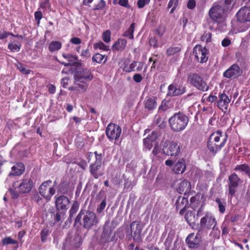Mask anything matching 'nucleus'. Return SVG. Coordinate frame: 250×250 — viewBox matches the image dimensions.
Returning <instances> with one entry per match:
<instances>
[{"label":"nucleus","mask_w":250,"mask_h":250,"mask_svg":"<svg viewBox=\"0 0 250 250\" xmlns=\"http://www.w3.org/2000/svg\"><path fill=\"white\" fill-rule=\"evenodd\" d=\"M150 0H138L137 3L138 7L139 8H143L146 4L150 2Z\"/></svg>","instance_id":"59"},{"label":"nucleus","mask_w":250,"mask_h":250,"mask_svg":"<svg viewBox=\"0 0 250 250\" xmlns=\"http://www.w3.org/2000/svg\"><path fill=\"white\" fill-rule=\"evenodd\" d=\"M62 56L64 59L68 60V61L72 62V63H73L74 61H77L78 60V58L77 56L73 55L71 54L63 53Z\"/></svg>","instance_id":"51"},{"label":"nucleus","mask_w":250,"mask_h":250,"mask_svg":"<svg viewBox=\"0 0 250 250\" xmlns=\"http://www.w3.org/2000/svg\"><path fill=\"white\" fill-rule=\"evenodd\" d=\"M237 21L240 22L250 21V7H241L236 15Z\"/></svg>","instance_id":"17"},{"label":"nucleus","mask_w":250,"mask_h":250,"mask_svg":"<svg viewBox=\"0 0 250 250\" xmlns=\"http://www.w3.org/2000/svg\"><path fill=\"white\" fill-rule=\"evenodd\" d=\"M73 246L75 248L79 249L82 246L83 240V238L81 236H79V235L75 236Z\"/></svg>","instance_id":"49"},{"label":"nucleus","mask_w":250,"mask_h":250,"mask_svg":"<svg viewBox=\"0 0 250 250\" xmlns=\"http://www.w3.org/2000/svg\"><path fill=\"white\" fill-rule=\"evenodd\" d=\"M20 184L18 187L19 192L21 193H28L31 190L34 186L33 180L30 177H24L20 181Z\"/></svg>","instance_id":"14"},{"label":"nucleus","mask_w":250,"mask_h":250,"mask_svg":"<svg viewBox=\"0 0 250 250\" xmlns=\"http://www.w3.org/2000/svg\"><path fill=\"white\" fill-rule=\"evenodd\" d=\"M187 82L201 92H206L209 89V86L204 79L196 73H190L188 76Z\"/></svg>","instance_id":"4"},{"label":"nucleus","mask_w":250,"mask_h":250,"mask_svg":"<svg viewBox=\"0 0 250 250\" xmlns=\"http://www.w3.org/2000/svg\"><path fill=\"white\" fill-rule=\"evenodd\" d=\"M242 181L235 173L231 174L228 177V185L226 186L228 191V197L231 199L238 191Z\"/></svg>","instance_id":"6"},{"label":"nucleus","mask_w":250,"mask_h":250,"mask_svg":"<svg viewBox=\"0 0 250 250\" xmlns=\"http://www.w3.org/2000/svg\"><path fill=\"white\" fill-rule=\"evenodd\" d=\"M25 166L22 162L14 163L11 167V171L9 173V176H19L25 171Z\"/></svg>","instance_id":"21"},{"label":"nucleus","mask_w":250,"mask_h":250,"mask_svg":"<svg viewBox=\"0 0 250 250\" xmlns=\"http://www.w3.org/2000/svg\"><path fill=\"white\" fill-rule=\"evenodd\" d=\"M9 35H11L9 32L5 30L3 31L0 30V40L7 38L9 36Z\"/></svg>","instance_id":"64"},{"label":"nucleus","mask_w":250,"mask_h":250,"mask_svg":"<svg viewBox=\"0 0 250 250\" xmlns=\"http://www.w3.org/2000/svg\"><path fill=\"white\" fill-rule=\"evenodd\" d=\"M216 224L215 217L210 212H207L201 218L200 223L197 224L196 229L199 232H202L205 229H214Z\"/></svg>","instance_id":"5"},{"label":"nucleus","mask_w":250,"mask_h":250,"mask_svg":"<svg viewBox=\"0 0 250 250\" xmlns=\"http://www.w3.org/2000/svg\"><path fill=\"white\" fill-rule=\"evenodd\" d=\"M51 230L48 226L42 229L40 232L41 239L42 243H45L46 242L47 237L51 233Z\"/></svg>","instance_id":"35"},{"label":"nucleus","mask_w":250,"mask_h":250,"mask_svg":"<svg viewBox=\"0 0 250 250\" xmlns=\"http://www.w3.org/2000/svg\"><path fill=\"white\" fill-rule=\"evenodd\" d=\"M1 242L3 245L13 244V246L12 248V250H17L19 248L18 242L13 239L11 237H4L2 239Z\"/></svg>","instance_id":"31"},{"label":"nucleus","mask_w":250,"mask_h":250,"mask_svg":"<svg viewBox=\"0 0 250 250\" xmlns=\"http://www.w3.org/2000/svg\"><path fill=\"white\" fill-rule=\"evenodd\" d=\"M149 44L150 46L154 48H157L158 46V40L156 37H151L149 39Z\"/></svg>","instance_id":"58"},{"label":"nucleus","mask_w":250,"mask_h":250,"mask_svg":"<svg viewBox=\"0 0 250 250\" xmlns=\"http://www.w3.org/2000/svg\"><path fill=\"white\" fill-rule=\"evenodd\" d=\"M181 50V48L178 46H171L167 49L166 54L168 56H171L179 52Z\"/></svg>","instance_id":"41"},{"label":"nucleus","mask_w":250,"mask_h":250,"mask_svg":"<svg viewBox=\"0 0 250 250\" xmlns=\"http://www.w3.org/2000/svg\"><path fill=\"white\" fill-rule=\"evenodd\" d=\"M121 127L115 124H109L106 128V135L110 141L118 140L121 134Z\"/></svg>","instance_id":"12"},{"label":"nucleus","mask_w":250,"mask_h":250,"mask_svg":"<svg viewBox=\"0 0 250 250\" xmlns=\"http://www.w3.org/2000/svg\"><path fill=\"white\" fill-rule=\"evenodd\" d=\"M99 220L96 214L90 210L81 209L77 215L74 225L79 224L83 229L89 230L96 228Z\"/></svg>","instance_id":"2"},{"label":"nucleus","mask_w":250,"mask_h":250,"mask_svg":"<svg viewBox=\"0 0 250 250\" xmlns=\"http://www.w3.org/2000/svg\"><path fill=\"white\" fill-rule=\"evenodd\" d=\"M170 102L168 101H166L164 100L161 105L159 107V110H162L163 111H165L167 110V109L169 108L168 107V104H169Z\"/></svg>","instance_id":"56"},{"label":"nucleus","mask_w":250,"mask_h":250,"mask_svg":"<svg viewBox=\"0 0 250 250\" xmlns=\"http://www.w3.org/2000/svg\"><path fill=\"white\" fill-rule=\"evenodd\" d=\"M135 26L136 24L135 22L131 23L129 27L124 32L123 34V36L126 37L129 40H134L133 33L134 32Z\"/></svg>","instance_id":"32"},{"label":"nucleus","mask_w":250,"mask_h":250,"mask_svg":"<svg viewBox=\"0 0 250 250\" xmlns=\"http://www.w3.org/2000/svg\"><path fill=\"white\" fill-rule=\"evenodd\" d=\"M136 62H134L129 66L127 65L125 63V65L124 66H121V68H122L123 70L125 72L129 73L132 71H135V68L137 64Z\"/></svg>","instance_id":"42"},{"label":"nucleus","mask_w":250,"mask_h":250,"mask_svg":"<svg viewBox=\"0 0 250 250\" xmlns=\"http://www.w3.org/2000/svg\"><path fill=\"white\" fill-rule=\"evenodd\" d=\"M69 187V184L67 182L62 181L59 185L58 191L62 194H66L68 193Z\"/></svg>","instance_id":"37"},{"label":"nucleus","mask_w":250,"mask_h":250,"mask_svg":"<svg viewBox=\"0 0 250 250\" xmlns=\"http://www.w3.org/2000/svg\"><path fill=\"white\" fill-rule=\"evenodd\" d=\"M105 58V55H103L100 53H97L92 57V61L98 63H101Z\"/></svg>","instance_id":"50"},{"label":"nucleus","mask_w":250,"mask_h":250,"mask_svg":"<svg viewBox=\"0 0 250 250\" xmlns=\"http://www.w3.org/2000/svg\"><path fill=\"white\" fill-rule=\"evenodd\" d=\"M186 169L185 161L182 159L178 161L173 167V171L177 174H182Z\"/></svg>","instance_id":"30"},{"label":"nucleus","mask_w":250,"mask_h":250,"mask_svg":"<svg viewBox=\"0 0 250 250\" xmlns=\"http://www.w3.org/2000/svg\"><path fill=\"white\" fill-rule=\"evenodd\" d=\"M196 5L195 0H188L187 3V7L189 9L192 10L196 7Z\"/></svg>","instance_id":"61"},{"label":"nucleus","mask_w":250,"mask_h":250,"mask_svg":"<svg viewBox=\"0 0 250 250\" xmlns=\"http://www.w3.org/2000/svg\"><path fill=\"white\" fill-rule=\"evenodd\" d=\"M201 194L199 193H197L195 195L192 196L190 199V207L195 210L201 205Z\"/></svg>","instance_id":"28"},{"label":"nucleus","mask_w":250,"mask_h":250,"mask_svg":"<svg viewBox=\"0 0 250 250\" xmlns=\"http://www.w3.org/2000/svg\"><path fill=\"white\" fill-rule=\"evenodd\" d=\"M181 146L176 141L166 142L162 150L164 154L172 156H177L180 152Z\"/></svg>","instance_id":"8"},{"label":"nucleus","mask_w":250,"mask_h":250,"mask_svg":"<svg viewBox=\"0 0 250 250\" xmlns=\"http://www.w3.org/2000/svg\"><path fill=\"white\" fill-rule=\"evenodd\" d=\"M187 91V88L185 86L180 85L176 86V96L182 95L185 93Z\"/></svg>","instance_id":"54"},{"label":"nucleus","mask_w":250,"mask_h":250,"mask_svg":"<svg viewBox=\"0 0 250 250\" xmlns=\"http://www.w3.org/2000/svg\"><path fill=\"white\" fill-rule=\"evenodd\" d=\"M193 53L198 62L203 63L207 62L209 51L205 47L196 45L193 48Z\"/></svg>","instance_id":"11"},{"label":"nucleus","mask_w":250,"mask_h":250,"mask_svg":"<svg viewBox=\"0 0 250 250\" xmlns=\"http://www.w3.org/2000/svg\"><path fill=\"white\" fill-rule=\"evenodd\" d=\"M7 48L11 52H18L21 50V45L20 43L17 44L13 42H9L8 44Z\"/></svg>","instance_id":"39"},{"label":"nucleus","mask_w":250,"mask_h":250,"mask_svg":"<svg viewBox=\"0 0 250 250\" xmlns=\"http://www.w3.org/2000/svg\"><path fill=\"white\" fill-rule=\"evenodd\" d=\"M188 246L191 249H196L200 246V239L197 236H195L194 233L189 234L186 239Z\"/></svg>","instance_id":"24"},{"label":"nucleus","mask_w":250,"mask_h":250,"mask_svg":"<svg viewBox=\"0 0 250 250\" xmlns=\"http://www.w3.org/2000/svg\"><path fill=\"white\" fill-rule=\"evenodd\" d=\"M118 3L120 6L124 7L126 8H130V5L128 3V0H119Z\"/></svg>","instance_id":"60"},{"label":"nucleus","mask_w":250,"mask_h":250,"mask_svg":"<svg viewBox=\"0 0 250 250\" xmlns=\"http://www.w3.org/2000/svg\"><path fill=\"white\" fill-rule=\"evenodd\" d=\"M106 205L105 198L102 200L100 204L98 206L96 211L98 213H101L104 209Z\"/></svg>","instance_id":"52"},{"label":"nucleus","mask_w":250,"mask_h":250,"mask_svg":"<svg viewBox=\"0 0 250 250\" xmlns=\"http://www.w3.org/2000/svg\"><path fill=\"white\" fill-rule=\"evenodd\" d=\"M188 204V198L182 196L178 197L175 203V207L177 210H180V214L183 215L184 214Z\"/></svg>","instance_id":"22"},{"label":"nucleus","mask_w":250,"mask_h":250,"mask_svg":"<svg viewBox=\"0 0 250 250\" xmlns=\"http://www.w3.org/2000/svg\"><path fill=\"white\" fill-rule=\"evenodd\" d=\"M167 96L170 97L176 96V86L175 84L172 83L168 85Z\"/></svg>","instance_id":"38"},{"label":"nucleus","mask_w":250,"mask_h":250,"mask_svg":"<svg viewBox=\"0 0 250 250\" xmlns=\"http://www.w3.org/2000/svg\"><path fill=\"white\" fill-rule=\"evenodd\" d=\"M215 202L217 204L219 210L221 213H224L226 210V202L223 199H220L217 197L215 200Z\"/></svg>","instance_id":"36"},{"label":"nucleus","mask_w":250,"mask_h":250,"mask_svg":"<svg viewBox=\"0 0 250 250\" xmlns=\"http://www.w3.org/2000/svg\"><path fill=\"white\" fill-rule=\"evenodd\" d=\"M74 77V80L87 83L93 79V75L87 69L79 68L76 71Z\"/></svg>","instance_id":"15"},{"label":"nucleus","mask_w":250,"mask_h":250,"mask_svg":"<svg viewBox=\"0 0 250 250\" xmlns=\"http://www.w3.org/2000/svg\"><path fill=\"white\" fill-rule=\"evenodd\" d=\"M185 218L187 223L190 226L195 224L197 220V217H195V212L191 210L187 211L185 215Z\"/></svg>","instance_id":"29"},{"label":"nucleus","mask_w":250,"mask_h":250,"mask_svg":"<svg viewBox=\"0 0 250 250\" xmlns=\"http://www.w3.org/2000/svg\"><path fill=\"white\" fill-rule=\"evenodd\" d=\"M93 47L95 49H100L104 51H108L109 50L108 46L105 45L102 42L95 43Z\"/></svg>","instance_id":"48"},{"label":"nucleus","mask_w":250,"mask_h":250,"mask_svg":"<svg viewBox=\"0 0 250 250\" xmlns=\"http://www.w3.org/2000/svg\"><path fill=\"white\" fill-rule=\"evenodd\" d=\"M55 207L57 211L65 213L68 209L70 200L69 198L64 195H62L59 196H55Z\"/></svg>","instance_id":"13"},{"label":"nucleus","mask_w":250,"mask_h":250,"mask_svg":"<svg viewBox=\"0 0 250 250\" xmlns=\"http://www.w3.org/2000/svg\"><path fill=\"white\" fill-rule=\"evenodd\" d=\"M179 0H170L167 5V8H171L170 13H173L179 4Z\"/></svg>","instance_id":"44"},{"label":"nucleus","mask_w":250,"mask_h":250,"mask_svg":"<svg viewBox=\"0 0 250 250\" xmlns=\"http://www.w3.org/2000/svg\"><path fill=\"white\" fill-rule=\"evenodd\" d=\"M69 79L68 77L63 78L61 80V84L63 88H66L69 84Z\"/></svg>","instance_id":"63"},{"label":"nucleus","mask_w":250,"mask_h":250,"mask_svg":"<svg viewBox=\"0 0 250 250\" xmlns=\"http://www.w3.org/2000/svg\"><path fill=\"white\" fill-rule=\"evenodd\" d=\"M225 9L220 5H217L211 8L209 11L210 18L214 21H220L223 18Z\"/></svg>","instance_id":"16"},{"label":"nucleus","mask_w":250,"mask_h":250,"mask_svg":"<svg viewBox=\"0 0 250 250\" xmlns=\"http://www.w3.org/2000/svg\"><path fill=\"white\" fill-rule=\"evenodd\" d=\"M34 17L35 21L37 23L39 24L40 23L41 20L42 18V13L41 11L38 10L36 11L34 13Z\"/></svg>","instance_id":"57"},{"label":"nucleus","mask_w":250,"mask_h":250,"mask_svg":"<svg viewBox=\"0 0 250 250\" xmlns=\"http://www.w3.org/2000/svg\"><path fill=\"white\" fill-rule=\"evenodd\" d=\"M62 46V43L59 41H52L48 45V50L50 52H54L60 50Z\"/></svg>","instance_id":"33"},{"label":"nucleus","mask_w":250,"mask_h":250,"mask_svg":"<svg viewBox=\"0 0 250 250\" xmlns=\"http://www.w3.org/2000/svg\"><path fill=\"white\" fill-rule=\"evenodd\" d=\"M158 135V133L157 131H153L146 138H145V141L149 140L152 142H155L157 139Z\"/></svg>","instance_id":"46"},{"label":"nucleus","mask_w":250,"mask_h":250,"mask_svg":"<svg viewBox=\"0 0 250 250\" xmlns=\"http://www.w3.org/2000/svg\"><path fill=\"white\" fill-rule=\"evenodd\" d=\"M176 189L180 194L187 195L190 192L191 189L190 183L187 180H183L177 184Z\"/></svg>","instance_id":"20"},{"label":"nucleus","mask_w":250,"mask_h":250,"mask_svg":"<svg viewBox=\"0 0 250 250\" xmlns=\"http://www.w3.org/2000/svg\"><path fill=\"white\" fill-rule=\"evenodd\" d=\"M106 5V2L104 0H100L99 2L94 5V10H100L103 9Z\"/></svg>","instance_id":"53"},{"label":"nucleus","mask_w":250,"mask_h":250,"mask_svg":"<svg viewBox=\"0 0 250 250\" xmlns=\"http://www.w3.org/2000/svg\"><path fill=\"white\" fill-rule=\"evenodd\" d=\"M157 98L155 96L147 97L144 101L145 107L148 110H152L157 107Z\"/></svg>","instance_id":"25"},{"label":"nucleus","mask_w":250,"mask_h":250,"mask_svg":"<svg viewBox=\"0 0 250 250\" xmlns=\"http://www.w3.org/2000/svg\"><path fill=\"white\" fill-rule=\"evenodd\" d=\"M131 232L134 241L140 243L142 241V232L144 228L141 221H133L130 225Z\"/></svg>","instance_id":"10"},{"label":"nucleus","mask_w":250,"mask_h":250,"mask_svg":"<svg viewBox=\"0 0 250 250\" xmlns=\"http://www.w3.org/2000/svg\"><path fill=\"white\" fill-rule=\"evenodd\" d=\"M228 135L220 130L212 132L208 137L207 143V148L209 152L212 155H216L225 146Z\"/></svg>","instance_id":"1"},{"label":"nucleus","mask_w":250,"mask_h":250,"mask_svg":"<svg viewBox=\"0 0 250 250\" xmlns=\"http://www.w3.org/2000/svg\"><path fill=\"white\" fill-rule=\"evenodd\" d=\"M79 208V204L77 201H75L72 204L70 209L69 211V218L71 219L74 215L78 211Z\"/></svg>","instance_id":"40"},{"label":"nucleus","mask_w":250,"mask_h":250,"mask_svg":"<svg viewBox=\"0 0 250 250\" xmlns=\"http://www.w3.org/2000/svg\"><path fill=\"white\" fill-rule=\"evenodd\" d=\"M133 79L135 82L140 83L143 80V77L140 74L136 73L134 75Z\"/></svg>","instance_id":"62"},{"label":"nucleus","mask_w":250,"mask_h":250,"mask_svg":"<svg viewBox=\"0 0 250 250\" xmlns=\"http://www.w3.org/2000/svg\"><path fill=\"white\" fill-rule=\"evenodd\" d=\"M74 80L73 85L69 87V90L75 91L77 94L84 93L88 87V83L78 80Z\"/></svg>","instance_id":"18"},{"label":"nucleus","mask_w":250,"mask_h":250,"mask_svg":"<svg viewBox=\"0 0 250 250\" xmlns=\"http://www.w3.org/2000/svg\"><path fill=\"white\" fill-rule=\"evenodd\" d=\"M42 198L40 197V196L37 192H35L31 195V202H35L37 204L40 205L42 202Z\"/></svg>","instance_id":"45"},{"label":"nucleus","mask_w":250,"mask_h":250,"mask_svg":"<svg viewBox=\"0 0 250 250\" xmlns=\"http://www.w3.org/2000/svg\"><path fill=\"white\" fill-rule=\"evenodd\" d=\"M112 233V229L111 228L108 226H104L101 235V242L104 244L109 242Z\"/></svg>","instance_id":"27"},{"label":"nucleus","mask_w":250,"mask_h":250,"mask_svg":"<svg viewBox=\"0 0 250 250\" xmlns=\"http://www.w3.org/2000/svg\"><path fill=\"white\" fill-rule=\"evenodd\" d=\"M242 73V70L238 65L233 64L224 72L223 75L227 78L238 77L241 75Z\"/></svg>","instance_id":"19"},{"label":"nucleus","mask_w":250,"mask_h":250,"mask_svg":"<svg viewBox=\"0 0 250 250\" xmlns=\"http://www.w3.org/2000/svg\"><path fill=\"white\" fill-rule=\"evenodd\" d=\"M235 171H241L245 172L250 178V167L246 164L237 165L234 168Z\"/></svg>","instance_id":"34"},{"label":"nucleus","mask_w":250,"mask_h":250,"mask_svg":"<svg viewBox=\"0 0 250 250\" xmlns=\"http://www.w3.org/2000/svg\"><path fill=\"white\" fill-rule=\"evenodd\" d=\"M167 30L166 26L164 24H160L154 32L155 34L157 35L159 37H162L165 34Z\"/></svg>","instance_id":"43"},{"label":"nucleus","mask_w":250,"mask_h":250,"mask_svg":"<svg viewBox=\"0 0 250 250\" xmlns=\"http://www.w3.org/2000/svg\"><path fill=\"white\" fill-rule=\"evenodd\" d=\"M94 154L95 156V161L90 165L89 172L95 179H97L104 174L103 171L100 170L103 156L102 153H98L97 151H95Z\"/></svg>","instance_id":"7"},{"label":"nucleus","mask_w":250,"mask_h":250,"mask_svg":"<svg viewBox=\"0 0 250 250\" xmlns=\"http://www.w3.org/2000/svg\"><path fill=\"white\" fill-rule=\"evenodd\" d=\"M212 34L209 32H205L201 37L202 41H205L206 43L209 42L211 41Z\"/></svg>","instance_id":"47"},{"label":"nucleus","mask_w":250,"mask_h":250,"mask_svg":"<svg viewBox=\"0 0 250 250\" xmlns=\"http://www.w3.org/2000/svg\"><path fill=\"white\" fill-rule=\"evenodd\" d=\"M111 32L110 30H106L103 34V41L105 42H109L110 41Z\"/></svg>","instance_id":"55"},{"label":"nucleus","mask_w":250,"mask_h":250,"mask_svg":"<svg viewBox=\"0 0 250 250\" xmlns=\"http://www.w3.org/2000/svg\"><path fill=\"white\" fill-rule=\"evenodd\" d=\"M51 184L52 181L49 180L43 182L39 188L40 194L48 201L51 200L56 192L54 186L49 187Z\"/></svg>","instance_id":"9"},{"label":"nucleus","mask_w":250,"mask_h":250,"mask_svg":"<svg viewBox=\"0 0 250 250\" xmlns=\"http://www.w3.org/2000/svg\"><path fill=\"white\" fill-rule=\"evenodd\" d=\"M218 97L219 100L217 103L218 107L221 110L223 108L227 109L228 104L230 102V99L228 96L224 91L223 93H219Z\"/></svg>","instance_id":"23"},{"label":"nucleus","mask_w":250,"mask_h":250,"mask_svg":"<svg viewBox=\"0 0 250 250\" xmlns=\"http://www.w3.org/2000/svg\"><path fill=\"white\" fill-rule=\"evenodd\" d=\"M127 44V41L126 39L119 38L112 45V48L113 51L117 52H121L125 49Z\"/></svg>","instance_id":"26"},{"label":"nucleus","mask_w":250,"mask_h":250,"mask_svg":"<svg viewBox=\"0 0 250 250\" xmlns=\"http://www.w3.org/2000/svg\"><path fill=\"white\" fill-rule=\"evenodd\" d=\"M189 122L188 117L183 112L175 113L168 120L171 129L176 132L184 130Z\"/></svg>","instance_id":"3"}]
</instances>
